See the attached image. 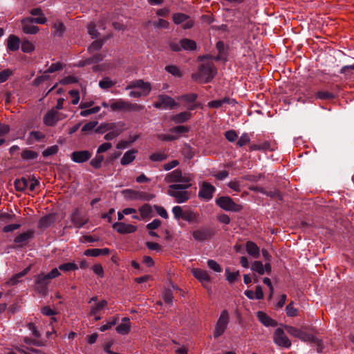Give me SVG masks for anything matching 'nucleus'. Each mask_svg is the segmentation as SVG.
<instances>
[{
	"mask_svg": "<svg viewBox=\"0 0 354 354\" xmlns=\"http://www.w3.org/2000/svg\"><path fill=\"white\" fill-rule=\"evenodd\" d=\"M230 98L225 97L222 100H212L208 102L207 106L209 108H219L225 103H229Z\"/></svg>",
	"mask_w": 354,
	"mask_h": 354,
	"instance_id": "c03bdc74",
	"label": "nucleus"
},
{
	"mask_svg": "<svg viewBox=\"0 0 354 354\" xmlns=\"http://www.w3.org/2000/svg\"><path fill=\"white\" fill-rule=\"evenodd\" d=\"M38 157V153L31 149H26L21 152V158L24 160H34Z\"/></svg>",
	"mask_w": 354,
	"mask_h": 354,
	"instance_id": "a19ab883",
	"label": "nucleus"
},
{
	"mask_svg": "<svg viewBox=\"0 0 354 354\" xmlns=\"http://www.w3.org/2000/svg\"><path fill=\"white\" fill-rule=\"evenodd\" d=\"M123 194L126 198L130 200L149 201L152 198V196L146 192H138L132 189L124 190Z\"/></svg>",
	"mask_w": 354,
	"mask_h": 354,
	"instance_id": "2eb2a0df",
	"label": "nucleus"
},
{
	"mask_svg": "<svg viewBox=\"0 0 354 354\" xmlns=\"http://www.w3.org/2000/svg\"><path fill=\"white\" fill-rule=\"evenodd\" d=\"M149 158L153 162H161L167 158V155L165 153H153Z\"/></svg>",
	"mask_w": 354,
	"mask_h": 354,
	"instance_id": "6e6d98bb",
	"label": "nucleus"
},
{
	"mask_svg": "<svg viewBox=\"0 0 354 354\" xmlns=\"http://www.w3.org/2000/svg\"><path fill=\"white\" fill-rule=\"evenodd\" d=\"M131 322L129 317H124L120 323L116 328L115 330L120 335H127L131 330Z\"/></svg>",
	"mask_w": 354,
	"mask_h": 354,
	"instance_id": "b1692460",
	"label": "nucleus"
},
{
	"mask_svg": "<svg viewBox=\"0 0 354 354\" xmlns=\"http://www.w3.org/2000/svg\"><path fill=\"white\" fill-rule=\"evenodd\" d=\"M92 156V153L88 150L77 151L71 153V160L77 163H83L88 160Z\"/></svg>",
	"mask_w": 354,
	"mask_h": 354,
	"instance_id": "dca6fc26",
	"label": "nucleus"
},
{
	"mask_svg": "<svg viewBox=\"0 0 354 354\" xmlns=\"http://www.w3.org/2000/svg\"><path fill=\"white\" fill-rule=\"evenodd\" d=\"M190 184H174L169 186L167 194L174 197L178 203L187 201L190 198V193L186 191L192 186Z\"/></svg>",
	"mask_w": 354,
	"mask_h": 354,
	"instance_id": "f257e3e1",
	"label": "nucleus"
},
{
	"mask_svg": "<svg viewBox=\"0 0 354 354\" xmlns=\"http://www.w3.org/2000/svg\"><path fill=\"white\" fill-rule=\"evenodd\" d=\"M194 179V176L191 174H183L181 170L175 169L169 173L165 177L167 183H180V184H190Z\"/></svg>",
	"mask_w": 354,
	"mask_h": 354,
	"instance_id": "20e7f679",
	"label": "nucleus"
},
{
	"mask_svg": "<svg viewBox=\"0 0 354 354\" xmlns=\"http://www.w3.org/2000/svg\"><path fill=\"white\" fill-rule=\"evenodd\" d=\"M137 153L138 150L136 149H131L125 152L120 160L121 165L125 166L131 163L135 160Z\"/></svg>",
	"mask_w": 354,
	"mask_h": 354,
	"instance_id": "2f4dec72",
	"label": "nucleus"
},
{
	"mask_svg": "<svg viewBox=\"0 0 354 354\" xmlns=\"http://www.w3.org/2000/svg\"><path fill=\"white\" fill-rule=\"evenodd\" d=\"M129 93V96L131 97H140L142 96H147L149 94L151 87L149 82H145L142 80H138L131 82L126 88V89H132Z\"/></svg>",
	"mask_w": 354,
	"mask_h": 354,
	"instance_id": "7ed1b4c3",
	"label": "nucleus"
},
{
	"mask_svg": "<svg viewBox=\"0 0 354 354\" xmlns=\"http://www.w3.org/2000/svg\"><path fill=\"white\" fill-rule=\"evenodd\" d=\"M127 102L122 99L111 100L109 101V107L112 111L126 110Z\"/></svg>",
	"mask_w": 354,
	"mask_h": 354,
	"instance_id": "cd10ccee",
	"label": "nucleus"
},
{
	"mask_svg": "<svg viewBox=\"0 0 354 354\" xmlns=\"http://www.w3.org/2000/svg\"><path fill=\"white\" fill-rule=\"evenodd\" d=\"M212 232L209 229H200L192 232V236L198 241H203L209 239Z\"/></svg>",
	"mask_w": 354,
	"mask_h": 354,
	"instance_id": "412c9836",
	"label": "nucleus"
},
{
	"mask_svg": "<svg viewBox=\"0 0 354 354\" xmlns=\"http://www.w3.org/2000/svg\"><path fill=\"white\" fill-rule=\"evenodd\" d=\"M183 220L186 221L190 223H198L199 220V214L191 209H187L185 210Z\"/></svg>",
	"mask_w": 354,
	"mask_h": 354,
	"instance_id": "473e14b6",
	"label": "nucleus"
},
{
	"mask_svg": "<svg viewBox=\"0 0 354 354\" xmlns=\"http://www.w3.org/2000/svg\"><path fill=\"white\" fill-rule=\"evenodd\" d=\"M257 317L260 322L265 326H276L277 323L275 320L269 317L266 313L263 311H259L257 313Z\"/></svg>",
	"mask_w": 354,
	"mask_h": 354,
	"instance_id": "393cba45",
	"label": "nucleus"
},
{
	"mask_svg": "<svg viewBox=\"0 0 354 354\" xmlns=\"http://www.w3.org/2000/svg\"><path fill=\"white\" fill-rule=\"evenodd\" d=\"M315 97L316 99L326 100L333 99L335 95L333 93L328 91H320L315 93Z\"/></svg>",
	"mask_w": 354,
	"mask_h": 354,
	"instance_id": "79ce46f5",
	"label": "nucleus"
},
{
	"mask_svg": "<svg viewBox=\"0 0 354 354\" xmlns=\"http://www.w3.org/2000/svg\"><path fill=\"white\" fill-rule=\"evenodd\" d=\"M191 113L187 111H183L172 117V120L175 123H183L187 121L191 118Z\"/></svg>",
	"mask_w": 354,
	"mask_h": 354,
	"instance_id": "e433bc0d",
	"label": "nucleus"
},
{
	"mask_svg": "<svg viewBox=\"0 0 354 354\" xmlns=\"http://www.w3.org/2000/svg\"><path fill=\"white\" fill-rule=\"evenodd\" d=\"M104 160V156L102 155H97L95 158H93L91 162V165L94 167L95 169H99L101 165L102 162Z\"/></svg>",
	"mask_w": 354,
	"mask_h": 354,
	"instance_id": "09e8293b",
	"label": "nucleus"
},
{
	"mask_svg": "<svg viewBox=\"0 0 354 354\" xmlns=\"http://www.w3.org/2000/svg\"><path fill=\"white\" fill-rule=\"evenodd\" d=\"M178 103L171 97L167 95H160L158 100L154 103V106L157 109H171L178 106Z\"/></svg>",
	"mask_w": 354,
	"mask_h": 354,
	"instance_id": "9d476101",
	"label": "nucleus"
},
{
	"mask_svg": "<svg viewBox=\"0 0 354 354\" xmlns=\"http://www.w3.org/2000/svg\"><path fill=\"white\" fill-rule=\"evenodd\" d=\"M59 148L57 145H53L46 149L43 152L42 155L44 157H48L56 154L58 152Z\"/></svg>",
	"mask_w": 354,
	"mask_h": 354,
	"instance_id": "603ef678",
	"label": "nucleus"
},
{
	"mask_svg": "<svg viewBox=\"0 0 354 354\" xmlns=\"http://www.w3.org/2000/svg\"><path fill=\"white\" fill-rule=\"evenodd\" d=\"M225 137L229 142H233L238 138V134L234 130H229L225 133Z\"/></svg>",
	"mask_w": 354,
	"mask_h": 354,
	"instance_id": "052dcab7",
	"label": "nucleus"
},
{
	"mask_svg": "<svg viewBox=\"0 0 354 354\" xmlns=\"http://www.w3.org/2000/svg\"><path fill=\"white\" fill-rule=\"evenodd\" d=\"M30 18H26L21 21L23 31L26 34H35L39 31V28L33 25Z\"/></svg>",
	"mask_w": 354,
	"mask_h": 354,
	"instance_id": "5701e85b",
	"label": "nucleus"
},
{
	"mask_svg": "<svg viewBox=\"0 0 354 354\" xmlns=\"http://www.w3.org/2000/svg\"><path fill=\"white\" fill-rule=\"evenodd\" d=\"M216 203L221 208L227 211L239 212L242 209V206L235 203L229 196L219 197Z\"/></svg>",
	"mask_w": 354,
	"mask_h": 354,
	"instance_id": "423d86ee",
	"label": "nucleus"
},
{
	"mask_svg": "<svg viewBox=\"0 0 354 354\" xmlns=\"http://www.w3.org/2000/svg\"><path fill=\"white\" fill-rule=\"evenodd\" d=\"M286 312L288 317H296L298 310L293 306V302L290 303L286 308Z\"/></svg>",
	"mask_w": 354,
	"mask_h": 354,
	"instance_id": "5fc2aeb1",
	"label": "nucleus"
},
{
	"mask_svg": "<svg viewBox=\"0 0 354 354\" xmlns=\"http://www.w3.org/2000/svg\"><path fill=\"white\" fill-rule=\"evenodd\" d=\"M275 149V143L268 140H259V143L257 144H252L249 147V151H274Z\"/></svg>",
	"mask_w": 354,
	"mask_h": 354,
	"instance_id": "4468645a",
	"label": "nucleus"
},
{
	"mask_svg": "<svg viewBox=\"0 0 354 354\" xmlns=\"http://www.w3.org/2000/svg\"><path fill=\"white\" fill-rule=\"evenodd\" d=\"M215 191L216 188L212 185L207 182H203L200 185L198 197L206 201H209L213 198Z\"/></svg>",
	"mask_w": 354,
	"mask_h": 354,
	"instance_id": "f8f14e48",
	"label": "nucleus"
},
{
	"mask_svg": "<svg viewBox=\"0 0 354 354\" xmlns=\"http://www.w3.org/2000/svg\"><path fill=\"white\" fill-rule=\"evenodd\" d=\"M172 213L174 214L175 219H183V214H185V210H183L180 206H174L172 208Z\"/></svg>",
	"mask_w": 354,
	"mask_h": 354,
	"instance_id": "8fccbe9b",
	"label": "nucleus"
},
{
	"mask_svg": "<svg viewBox=\"0 0 354 354\" xmlns=\"http://www.w3.org/2000/svg\"><path fill=\"white\" fill-rule=\"evenodd\" d=\"M216 73V68L212 63L203 64L198 73L192 75V79L200 83H207L214 78Z\"/></svg>",
	"mask_w": 354,
	"mask_h": 354,
	"instance_id": "f03ea898",
	"label": "nucleus"
},
{
	"mask_svg": "<svg viewBox=\"0 0 354 354\" xmlns=\"http://www.w3.org/2000/svg\"><path fill=\"white\" fill-rule=\"evenodd\" d=\"M41 313L46 316H51L57 315V313L55 310L51 308L50 306H44L41 310Z\"/></svg>",
	"mask_w": 354,
	"mask_h": 354,
	"instance_id": "774afa93",
	"label": "nucleus"
},
{
	"mask_svg": "<svg viewBox=\"0 0 354 354\" xmlns=\"http://www.w3.org/2000/svg\"><path fill=\"white\" fill-rule=\"evenodd\" d=\"M273 341L279 347L288 348L291 346V341L286 335L284 330L280 328L275 330L273 334Z\"/></svg>",
	"mask_w": 354,
	"mask_h": 354,
	"instance_id": "0eeeda50",
	"label": "nucleus"
},
{
	"mask_svg": "<svg viewBox=\"0 0 354 354\" xmlns=\"http://www.w3.org/2000/svg\"><path fill=\"white\" fill-rule=\"evenodd\" d=\"M207 266L210 269L213 270L215 272H221L222 270L220 265L216 261H215L214 260H212V259L208 260Z\"/></svg>",
	"mask_w": 354,
	"mask_h": 354,
	"instance_id": "0e129e2a",
	"label": "nucleus"
},
{
	"mask_svg": "<svg viewBox=\"0 0 354 354\" xmlns=\"http://www.w3.org/2000/svg\"><path fill=\"white\" fill-rule=\"evenodd\" d=\"M20 39L14 35H10L7 39V48L10 51H16L19 48Z\"/></svg>",
	"mask_w": 354,
	"mask_h": 354,
	"instance_id": "bb28decb",
	"label": "nucleus"
},
{
	"mask_svg": "<svg viewBox=\"0 0 354 354\" xmlns=\"http://www.w3.org/2000/svg\"><path fill=\"white\" fill-rule=\"evenodd\" d=\"M28 180V188L30 191L32 192L39 185V181L36 179L34 176L30 178Z\"/></svg>",
	"mask_w": 354,
	"mask_h": 354,
	"instance_id": "e2e57ef3",
	"label": "nucleus"
},
{
	"mask_svg": "<svg viewBox=\"0 0 354 354\" xmlns=\"http://www.w3.org/2000/svg\"><path fill=\"white\" fill-rule=\"evenodd\" d=\"M138 211L140 214V217L142 220L150 218L152 214V208L149 204H145L140 207Z\"/></svg>",
	"mask_w": 354,
	"mask_h": 354,
	"instance_id": "c9c22d12",
	"label": "nucleus"
},
{
	"mask_svg": "<svg viewBox=\"0 0 354 354\" xmlns=\"http://www.w3.org/2000/svg\"><path fill=\"white\" fill-rule=\"evenodd\" d=\"M188 19V17L183 13H176L173 16L174 22L176 24H180Z\"/></svg>",
	"mask_w": 354,
	"mask_h": 354,
	"instance_id": "bf43d9fd",
	"label": "nucleus"
},
{
	"mask_svg": "<svg viewBox=\"0 0 354 354\" xmlns=\"http://www.w3.org/2000/svg\"><path fill=\"white\" fill-rule=\"evenodd\" d=\"M245 249L249 255L254 258L259 257L260 249L255 243L250 241H248L245 244Z\"/></svg>",
	"mask_w": 354,
	"mask_h": 354,
	"instance_id": "72a5a7b5",
	"label": "nucleus"
},
{
	"mask_svg": "<svg viewBox=\"0 0 354 354\" xmlns=\"http://www.w3.org/2000/svg\"><path fill=\"white\" fill-rule=\"evenodd\" d=\"M33 234L34 232L32 230H28L27 232L17 236L15 239V243L19 244L20 246H22L33 236Z\"/></svg>",
	"mask_w": 354,
	"mask_h": 354,
	"instance_id": "c85d7f7f",
	"label": "nucleus"
},
{
	"mask_svg": "<svg viewBox=\"0 0 354 354\" xmlns=\"http://www.w3.org/2000/svg\"><path fill=\"white\" fill-rule=\"evenodd\" d=\"M138 138V136H134L132 139L129 141L128 140H121L118 142V143L116 145V148L118 149H124L127 147H128L131 143L135 142Z\"/></svg>",
	"mask_w": 354,
	"mask_h": 354,
	"instance_id": "de8ad7c7",
	"label": "nucleus"
},
{
	"mask_svg": "<svg viewBox=\"0 0 354 354\" xmlns=\"http://www.w3.org/2000/svg\"><path fill=\"white\" fill-rule=\"evenodd\" d=\"M30 269H31V266L30 265L29 266L26 268L23 271L13 275L9 281V283L11 285H14V284L17 283V282H19V279L24 277L26 274H27L29 272V271L30 270Z\"/></svg>",
	"mask_w": 354,
	"mask_h": 354,
	"instance_id": "4c0bfd02",
	"label": "nucleus"
},
{
	"mask_svg": "<svg viewBox=\"0 0 354 354\" xmlns=\"http://www.w3.org/2000/svg\"><path fill=\"white\" fill-rule=\"evenodd\" d=\"M180 46L184 50H192L196 49V44L192 39H183L180 40Z\"/></svg>",
	"mask_w": 354,
	"mask_h": 354,
	"instance_id": "ea45409f",
	"label": "nucleus"
},
{
	"mask_svg": "<svg viewBox=\"0 0 354 354\" xmlns=\"http://www.w3.org/2000/svg\"><path fill=\"white\" fill-rule=\"evenodd\" d=\"M102 45H103V43L102 41H100V40L94 41L88 47L89 53L91 54L95 51L99 50L102 48Z\"/></svg>",
	"mask_w": 354,
	"mask_h": 354,
	"instance_id": "864d4df0",
	"label": "nucleus"
},
{
	"mask_svg": "<svg viewBox=\"0 0 354 354\" xmlns=\"http://www.w3.org/2000/svg\"><path fill=\"white\" fill-rule=\"evenodd\" d=\"M250 142V137L248 133H243L241 136V137L239 138L236 145L239 147H242L248 144H249Z\"/></svg>",
	"mask_w": 354,
	"mask_h": 354,
	"instance_id": "a18cd8bd",
	"label": "nucleus"
},
{
	"mask_svg": "<svg viewBox=\"0 0 354 354\" xmlns=\"http://www.w3.org/2000/svg\"><path fill=\"white\" fill-rule=\"evenodd\" d=\"M106 129L111 131L104 136V139L106 140H112L123 132L124 130V123L120 122L107 124L106 125Z\"/></svg>",
	"mask_w": 354,
	"mask_h": 354,
	"instance_id": "6e6552de",
	"label": "nucleus"
},
{
	"mask_svg": "<svg viewBox=\"0 0 354 354\" xmlns=\"http://www.w3.org/2000/svg\"><path fill=\"white\" fill-rule=\"evenodd\" d=\"M225 274L227 280L229 281V283H233L234 282L237 278L239 276V272H230V268L225 269Z\"/></svg>",
	"mask_w": 354,
	"mask_h": 354,
	"instance_id": "49530a36",
	"label": "nucleus"
},
{
	"mask_svg": "<svg viewBox=\"0 0 354 354\" xmlns=\"http://www.w3.org/2000/svg\"><path fill=\"white\" fill-rule=\"evenodd\" d=\"M252 270L257 272L259 274H263L265 272L270 274L272 270V267L270 263H266L265 265L262 262L256 261L251 266Z\"/></svg>",
	"mask_w": 354,
	"mask_h": 354,
	"instance_id": "aec40b11",
	"label": "nucleus"
},
{
	"mask_svg": "<svg viewBox=\"0 0 354 354\" xmlns=\"http://www.w3.org/2000/svg\"><path fill=\"white\" fill-rule=\"evenodd\" d=\"M55 216L53 214H48L39 219L38 227L40 229H46L51 225L55 222Z\"/></svg>",
	"mask_w": 354,
	"mask_h": 354,
	"instance_id": "f704fd0d",
	"label": "nucleus"
},
{
	"mask_svg": "<svg viewBox=\"0 0 354 354\" xmlns=\"http://www.w3.org/2000/svg\"><path fill=\"white\" fill-rule=\"evenodd\" d=\"M110 252L109 248H94L87 249L84 252V254L87 257H98L100 255H107Z\"/></svg>",
	"mask_w": 354,
	"mask_h": 354,
	"instance_id": "7c9ffc66",
	"label": "nucleus"
},
{
	"mask_svg": "<svg viewBox=\"0 0 354 354\" xmlns=\"http://www.w3.org/2000/svg\"><path fill=\"white\" fill-rule=\"evenodd\" d=\"M244 294L250 299H261L263 297L262 288L260 286L256 287L255 292L247 290L244 292Z\"/></svg>",
	"mask_w": 354,
	"mask_h": 354,
	"instance_id": "c756f323",
	"label": "nucleus"
},
{
	"mask_svg": "<svg viewBox=\"0 0 354 354\" xmlns=\"http://www.w3.org/2000/svg\"><path fill=\"white\" fill-rule=\"evenodd\" d=\"M70 95L73 97L72 104H77L80 102V93L77 90H71L69 91Z\"/></svg>",
	"mask_w": 354,
	"mask_h": 354,
	"instance_id": "338daca9",
	"label": "nucleus"
},
{
	"mask_svg": "<svg viewBox=\"0 0 354 354\" xmlns=\"http://www.w3.org/2000/svg\"><path fill=\"white\" fill-rule=\"evenodd\" d=\"M59 269L63 272L75 271L78 269V266L75 263L70 262L61 264Z\"/></svg>",
	"mask_w": 354,
	"mask_h": 354,
	"instance_id": "37998d69",
	"label": "nucleus"
},
{
	"mask_svg": "<svg viewBox=\"0 0 354 354\" xmlns=\"http://www.w3.org/2000/svg\"><path fill=\"white\" fill-rule=\"evenodd\" d=\"M88 304H91L89 315H97L107 306L108 302L104 299L98 301L97 297L95 296L90 299Z\"/></svg>",
	"mask_w": 354,
	"mask_h": 354,
	"instance_id": "ddd939ff",
	"label": "nucleus"
},
{
	"mask_svg": "<svg viewBox=\"0 0 354 354\" xmlns=\"http://www.w3.org/2000/svg\"><path fill=\"white\" fill-rule=\"evenodd\" d=\"M73 225L80 228L88 221V217L85 214H82L78 210H75L71 216Z\"/></svg>",
	"mask_w": 354,
	"mask_h": 354,
	"instance_id": "a211bd4d",
	"label": "nucleus"
},
{
	"mask_svg": "<svg viewBox=\"0 0 354 354\" xmlns=\"http://www.w3.org/2000/svg\"><path fill=\"white\" fill-rule=\"evenodd\" d=\"M192 273L194 276V277L197 279L200 282H201L203 285L205 283H209L210 281L209 275L206 270L200 268H193L192 270Z\"/></svg>",
	"mask_w": 354,
	"mask_h": 354,
	"instance_id": "4be33fe9",
	"label": "nucleus"
},
{
	"mask_svg": "<svg viewBox=\"0 0 354 354\" xmlns=\"http://www.w3.org/2000/svg\"><path fill=\"white\" fill-rule=\"evenodd\" d=\"M230 322V315L227 310H223L214 327L213 335L215 339L223 335L226 330Z\"/></svg>",
	"mask_w": 354,
	"mask_h": 354,
	"instance_id": "39448f33",
	"label": "nucleus"
},
{
	"mask_svg": "<svg viewBox=\"0 0 354 354\" xmlns=\"http://www.w3.org/2000/svg\"><path fill=\"white\" fill-rule=\"evenodd\" d=\"M115 84L113 82H112L109 78L106 77L104 80L100 81L99 86L102 88H109L113 86Z\"/></svg>",
	"mask_w": 354,
	"mask_h": 354,
	"instance_id": "680f3d73",
	"label": "nucleus"
},
{
	"mask_svg": "<svg viewBox=\"0 0 354 354\" xmlns=\"http://www.w3.org/2000/svg\"><path fill=\"white\" fill-rule=\"evenodd\" d=\"M48 280V278L44 273H41L35 277V288L39 293L46 294Z\"/></svg>",
	"mask_w": 354,
	"mask_h": 354,
	"instance_id": "f3484780",
	"label": "nucleus"
},
{
	"mask_svg": "<svg viewBox=\"0 0 354 354\" xmlns=\"http://www.w3.org/2000/svg\"><path fill=\"white\" fill-rule=\"evenodd\" d=\"M35 49L34 45L29 41H24L21 44V50L24 53H31Z\"/></svg>",
	"mask_w": 354,
	"mask_h": 354,
	"instance_id": "13d9d810",
	"label": "nucleus"
},
{
	"mask_svg": "<svg viewBox=\"0 0 354 354\" xmlns=\"http://www.w3.org/2000/svg\"><path fill=\"white\" fill-rule=\"evenodd\" d=\"M28 180L24 177L15 180V187L17 191L23 192L28 188Z\"/></svg>",
	"mask_w": 354,
	"mask_h": 354,
	"instance_id": "58836bf2",
	"label": "nucleus"
},
{
	"mask_svg": "<svg viewBox=\"0 0 354 354\" xmlns=\"http://www.w3.org/2000/svg\"><path fill=\"white\" fill-rule=\"evenodd\" d=\"M12 74L10 69H5L0 72V83L5 82L8 77Z\"/></svg>",
	"mask_w": 354,
	"mask_h": 354,
	"instance_id": "69168bd1",
	"label": "nucleus"
},
{
	"mask_svg": "<svg viewBox=\"0 0 354 354\" xmlns=\"http://www.w3.org/2000/svg\"><path fill=\"white\" fill-rule=\"evenodd\" d=\"M57 112L50 110L44 117V122L47 126H53L58 121Z\"/></svg>",
	"mask_w": 354,
	"mask_h": 354,
	"instance_id": "a878e982",
	"label": "nucleus"
},
{
	"mask_svg": "<svg viewBox=\"0 0 354 354\" xmlns=\"http://www.w3.org/2000/svg\"><path fill=\"white\" fill-rule=\"evenodd\" d=\"M100 111V106H94V107H93L91 109H85V110L82 111L80 113V115L82 117H86V116H88V115H89L91 114L97 113Z\"/></svg>",
	"mask_w": 354,
	"mask_h": 354,
	"instance_id": "3c124183",
	"label": "nucleus"
},
{
	"mask_svg": "<svg viewBox=\"0 0 354 354\" xmlns=\"http://www.w3.org/2000/svg\"><path fill=\"white\" fill-rule=\"evenodd\" d=\"M197 97L198 95L196 93H188L178 97V100L182 101L188 110L193 111L198 107H202L200 103H196Z\"/></svg>",
	"mask_w": 354,
	"mask_h": 354,
	"instance_id": "9b49d317",
	"label": "nucleus"
},
{
	"mask_svg": "<svg viewBox=\"0 0 354 354\" xmlns=\"http://www.w3.org/2000/svg\"><path fill=\"white\" fill-rule=\"evenodd\" d=\"M165 70L171 73V75H173L174 76H176V77H181L182 76V73H180L179 68L176 66H174V65H170V66H167L165 67Z\"/></svg>",
	"mask_w": 354,
	"mask_h": 354,
	"instance_id": "4d7b16f0",
	"label": "nucleus"
},
{
	"mask_svg": "<svg viewBox=\"0 0 354 354\" xmlns=\"http://www.w3.org/2000/svg\"><path fill=\"white\" fill-rule=\"evenodd\" d=\"M113 227L120 234H130L136 231L137 227L131 224L124 223H115Z\"/></svg>",
	"mask_w": 354,
	"mask_h": 354,
	"instance_id": "6ab92c4d",
	"label": "nucleus"
},
{
	"mask_svg": "<svg viewBox=\"0 0 354 354\" xmlns=\"http://www.w3.org/2000/svg\"><path fill=\"white\" fill-rule=\"evenodd\" d=\"M285 329L289 335L295 337H297L304 342H313L315 341V337L313 335L306 333V332L291 326H285Z\"/></svg>",
	"mask_w": 354,
	"mask_h": 354,
	"instance_id": "1a4fd4ad",
	"label": "nucleus"
}]
</instances>
